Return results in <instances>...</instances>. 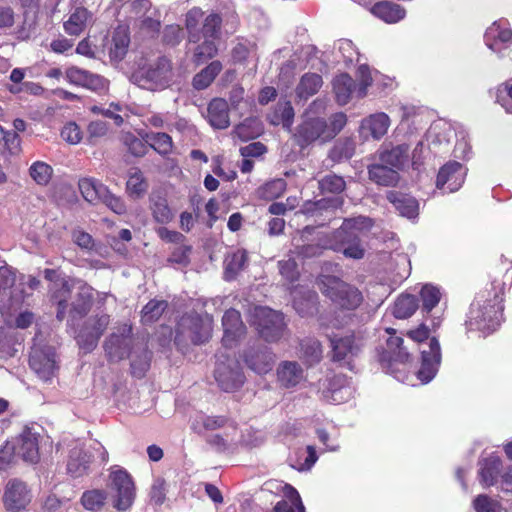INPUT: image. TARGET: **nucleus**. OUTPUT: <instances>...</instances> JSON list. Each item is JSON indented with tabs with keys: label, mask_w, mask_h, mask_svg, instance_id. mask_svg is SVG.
<instances>
[{
	"label": "nucleus",
	"mask_w": 512,
	"mask_h": 512,
	"mask_svg": "<svg viewBox=\"0 0 512 512\" xmlns=\"http://www.w3.org/2000/svg\"><path fill=\"white\" fill-rule=\"evenodd\" d=\"M106 495L100 490L87 491L82 495L81 502L85 509L96 512L105 503Z\"/></svg>",
	"instance_id": "nucleus-57"
},
{
	"label": "nucleus",
	"mask_w": 512,
	"mask_h": 512,
	"mask_svg": "<svg viewBox=\"0 0 512 512\" xmlns=\"http://www.w3.org/2000/svg\"><path fill=\"white\" fill-rule=\"evenodd\" d=\"M78 295V302H74L72 304L73 307L71 310V314L73 319L76 318L77 316H83L89 310L91 302V288L86 286L81 287Z\"/></svg>",
	"instance_id": "nucleus-58"
},
{
	"label": "nucleus",
	"mask_w": 512,
	"mask_h": 512,
	"mask_svg": "<svg viewBox=\"0 0 512 512\" xmlns=\"http://www.w3.org/2000/svg\"><path fill=\"white\" fill-rule=\"evenodd\" d=\"M221 27V18L217 14L208 15L203 23L200 31V37L202 39H210L216 42L219 37Z\"/></svg>",
	"instance_id": "nucleus-55"
},
{
	"label": "nucleus",
	"mask_w": 512,
	"mask_h": 512,
	"mask_svg": "<svg viewBox=\"0 0 512 512\" xmlns=\"http://www.w3.org/2000/svg\"><path fill=\"white\" fill-rule=\"evenodd\" d=\"M222 70V64L219 61H213L202 69L193 78V86L197 90L207 88Z\"/></svg>",
	"instance_id": "nucleus-42"
},
{
	"label": "nucleus",
	"mask_w": 512,
	"mask_h": 512,
	"mask_svg": "<svg viewBox=\"0 0 512 512\" xmlns=\"http://www.w3.org/2000/svg\"><path fill=\"white\" fill-rule=\"evenodd\" d=\"M293 294H294V296H293L294 297V300H293L294 307H295L296 311L301 316H306V315L312 313L313 310H316V306H315L316 299H317L316 293L309 292L305 299L306 303H304L302 298H298L296 296V291H294Z\"/></svg>",
	"instance_id": "nucleus-59"
},
{
	"label": "nucleus",
	"mask_w": 512,
	"mask_h": 512,
	"mask_svg": "<svg viewBox=\"0 0 512 512\" xmlns=\"http://www.w3.org/2000/svg\"><path fill=\"white\" fill-rule=\"evenodd\" d=\"M150 209L154 220L159 224H167L173 218V213L168 206L166 198L160 194H151Z\"/></svg>",
	"instance_id": "nucleus-35"
},
{
	"label": "nucleus",
	"mask_w": 512,
	"mask_h": 512,
	"mask_svg": "<svg viewBox=\"0 0 512 512\" xmlns=\"http://www.w3.org/2000/svg\"><path fill=\"white\" fill-rule=\"evenodd\" d=\"M33 499L29 485L18 478H12L5 484L2 501L9 512H21L27 509Z\"/></svg>",
	"instance_id": "nucleus-8"
},
{
	"label": "nucleus",
	"mask_w": 512,
	"mask_h": 512,
	"mask_svg": "<svg viewBox=\"0 0 512 512\" xmlns=\"http://www.w3.org/2000/svg\"><path fill=\"white\" fill-rule=\"evenodd\" d=\"M167 302L164 300H151L142 309L141 320L144 324H150L160 318L165 309Z\"/></svg>",
	"instance_id": "nucleus-52"
},
{
	"label": "nucleus",
	"mask_w": 512,
	"mask_h": 512,
	"mask_svg": "<svg viewBox=\"0 0 512 512\" xmlns=\"http://www.w3.org/2000/svg\"><path fill=\"white\" fill-rule=\"evenodd\" d=\"M39 284L40 281L35 277H21L19 284L13 287L10 295V301L12 305L15 306V310H17L21 304L28 302L31 294L26 291V288H28L30 291H33L37 289Z\"/></svg>",
	"instance_id": "nucleus-30"
},
{
	"label": "nucleus",
	"mask_w": 512,
	"mask_h": 512,
	"mask_svg": "<svg viewBox=\"0 0 512 512\" xmlns=\"http://www.w3.org/2000/svg\"><path fill=\"white\" fill-rule=\"evenodd\" d=\"M39 434L29 427H25L17 438L15 452L25 462L37 463L39 460L38 447Z\"/></svg>",
	"instance_id": "nucleus-20"
},
{
	"label": "nucleus",
	"mask_w": 512,
	"mask_h": 512,
	"mask_svg": "<svg viewBox=\"0 0 512 512\" xmlns=\"http://www.w3.org/2000/svg\"><path fill=\"white\" fill-rule=\"evenodd\" d=\"M337 269L338 265L322 263V294L330 301V309L326 315L328 324L334 328H342L352 322L354 312L361 306L364 298L357 287L338 276L324 274Z\"/></svg>",
	"instance_id": "nucleus-1"
},
{
	"label": "nucleus",
	"mask_w": 512,
	"mask_h": 512,
	"mask_svg": "<svg viewBox=\"0 0 512 512\" xmlns=\"http://www.w3.org/2000/svg\"><path fill=\"white\" fill-rule=\"evenodd\" d=\"M355 153V142L352 139L346 138L337 141L329 153L332 161H340L342 159H349Z\"/></svg>",
	"instance_id": "nucleus-53"
},
{
	"label": "nucleus",
	"mask_w": 512,
	"mask_h": 512,
	"mask_svg": "<svg viewBox=\"0 0 512 512\" xmlns=\"http://www.w3.org/2000/svg\"><path fill=\"white\" fill-rule=\"evenodd\" d=\"M23 304L15 310V306L12 305L10 298L7 303H3L1 306V313L6 317V322L11 326L18 329H26L34 323V314L29 310H22Z\"/></svg>",
	"instance_id": "nucleus-24"
},
{
	"label": "nucleus",
	"mask_w": 512,
	"mask_h": 512,
	"mask_svg": "<svg viewBox=\"0 0 512 512\" xmlns=\"http://www.w3.org/2000/svg\"><path fill=\"white\" fill-rule=\"evenodd\" d=\"M109 324V316L90 317L77 334V343L85 352L92 351Z\"/></svg>",
	"instance_id": "nucleus-10"
},
{
	"label": "nucleus",
	"mask_w": 512,
	"mask_h": 512,
	"mask_svg": "<svg viewBox=\"0 0 512 512\" xmlns=\"http://www.w3.org/2000/svg\"><path fill=\"white\" fill-rule=\"evenodd\" d=\"M411 359L407 347L403 346V339L397 336H391L386 341V346L379 352V361L388 367L393 363L405 364Z\"/></svg>",
	"instance_id": "nucleus-22"
},
{
	"label": "nucleus",
	"mask_w": 512,
	"mask_h": 512,
	"mask_svg": "<svg viewBox=\"0 0 512 512\" xmlns=\"http://www.w3.org/2000/svg\"><path fill=\"white\" fill-rule=\"evenodd\" d=\"M257 46L255 42L241 39L232 49V58L234 62L244 63L250 57H256Z\"/></svg>",
	"instance_id": "nucleus-49"
},
{
	"label": "nucleus",
	"mask_w": 512,
	"mask_h": 512,
	"mask_svg": "<svg viewBox=\"0 0 512 512\" xmlns=\"http://www.w3.org/2000/svg\"><path fill=\"white\" fill-rule=\"evenodd\" d=\"M224 419L222 417H213V416H206V415H199L197 418L193 421L192 427L197 432H202L201 427L199 424H202V427L207 430H214L219 427H221L224 423Z\"/></svg>",
	"instance_id": "nucleus-61"
},
{
	"label": "nucleus",
	"mask_w": 512,
	"mask_h": 512,
	"mask_svg": "<svg viewBox=\"0 0 512 512\" xmlns=\"http://www.w3.org/2000/svg\"><path fill=\"white\" fill-rule=\"evenodd\" d=\"M131 327L124 325L121 333H113L105 343V351L111 360H121L130 355Z\"/></svg>",
	"instance_id": "nucleus-21"
},
{
	"label": "nucleus",
	"mask_w": 512,
	"mask_h": 512,
	"mask_svg": "<svg viewBox=\"0 0 512 512\" xmlns=\"http://www.w3.org/2000/svg\"><path fill=\"white\" fill-rule=\"evenodd\" d=\"M345 189V181L337 175H327L322 179V210L340 207L343 203L341 193Z\"/></svg>",
	"instance_id": "nucleus-19"
},
{
	"label": "nucleus",
	"mask_w": 512,
	"mask_h": 512,
	"mask_svg": "<svg viewBox=\"0 0 512 512\" xmlns=\"http://www.w3.org/2000/svg\"><path fill=\"white\" fill-rule=\"evenodd\" d=\"M320 85V78L316 74H305L297 86V95L300 98H308L317 93Z\"/></svg>",
	"instance_id": "nucleus-56"
},
{
	"label": "nucleus",
	"mask_w": 512,
	"mask_h": 512,
	"mask_svg": "<svg viewBox=\"0 0 512 512\" xmlns=\"http://www.w3.org/2000/svg\"><path fill=\"white\" fill-rule=\"evenodd\" d=\"M203 19V12L200 8H192L186 14V29L189 34V42L197 43L201 40L200 31L198 29L199 24Z\"/></svg>",
	"instance_id": "nucleus-48"
},
{
	"label": "nucleus",
	"mask_w": 512,
	"mask_h": 512,
	"mask_svg": "<svg viewBox=\"0 0 512 512\" xmlns=\"http://www.w3.org/2000/svg\"><path fill=\"white\" fill-rule=\"evenodd\" d=\"M409 157V147L406 144L398 145L381 154V161L387 167L400 169L407 162Z\"/></svg>",
	"instance_id": "nucleus-37"
},
{
	"label": "nucleus",
	"mask_w": 512,
	"mask_h": 512,
	"mask_svg": "<svg viewBox=\"0 0 512 512\" xmlns=\"http://www.w3.org/2000/svg\"><path fill=\"white\" fill-rule=\"evenodd\" d=\"M247 366L257 374H266L272 370L274 356L268 349H251L244 357Z\"/></svg>",
	"instance_id": "nucleus-25"
},
{
	"label": "nucleus",
	"mask_w": 512,
	"mask_h": 512,
	"mask_svg": "<svg viewBox=\"0 0 512 512\" xmlns=\"http://www.w3.org/2000/svg\"><path fill=\"white\" fill-rule=\"evenodd\" d=\"M216 358L214 377L219 387L226 392L239 389L245 381L239 361L228 352H220Z\"/></svg>",
	"instance_id": "nucleus-5"
},
{
	"label": "nucleus",
	"mask_w": 512,
	"mask_h": 512,
	"mask_svg": "<svg viewBox=\"0 0 512 512\" xmlns=\"http://www.w3.org/2000/svg\"><path fill=\"white\" fill-rule=\"evenodd\" d=\"M212 322V317L208 314L204 316L198 314L185 315L178 323L177 333L190 338L195 344H201L210 338Z\"/></svg>",
	"instance_id": "nucleus-7"
},
{
	"label": "nucleus",
	"mask_w": 512,
	"mask_h": 512,
	"mask_svg": "<svg viewBox=\"0 0 512 512\" xmlns=\"http://www.w3.org/2000/svg\"><path fill=\"white\" fill-rule=\"evenodd\" d=\"M65 75L71 84L82 86L95 92H103L108 88V81L104 77L75 66L68 68Z\"/></svg>",
	"instance_id": "nucleus-17"
},
{
	"label": "nucleus",
	"mask_w": 512,
	"mask_h": 512,
	"mask_svg": "<svg viewBox=\"0 0 512 512\" xmlns=\"http://www.w3.org/2000/svg\"><path fill=\"white\" fill-rule=\"evenodd\" d=\"M79 190L83 198L89 203H100L107 195L108 188L94 178H83L79 181Z\"/></svg>",
	"instance_id": "nucleus-31"
},
{
	"label": "nucleus",
	"mask_w": 512,
	"mask_h": 512,
	"mask_svg": "<svg viewBox=\"0 0 512 512\" xmlns=\"http://www.w3.org/2000/svg\"><path fill=\"white\" fill-rule=\"evenodd\" d=\"M129 43L130 38L127 28L120 26L115 29L109 50L111 59L115 61L122 60L127 53Z\"/></svg>",
	"instance_id": "nucleus-34"
},
{
	"label": "nucleus",
	"mask_w": 512,
	"mask_h": 512,
	"mask_svg": "<svg viewBox=\"0 0 512 512\" xmlns=\"http://www.w3.org/2000/svg\"><path fill=\"white\" fill-rule=\"evenodd\" d=\"M265 489L271 492H282L285 498L275 505L274 512H304L300 496L297 490L291 485L281 481L271 480L265 483Z\"/></svg>",
	"instance_id": "nucleus-12"
},
{
	"label": "nucleus",
	"mask_w": 512,
	"mask_h": 512,
	"mask_svg": "<svg viewBox=\"0 0 512 512\" xmlns=\"http://www.w3.org/2000/svg\"><path fill=\"white\" fill-rule=\"evenodd\" d=\"M247 261V255L244 250H238L225 259L224 277L231 281L236 278L238 273L243 270Z\"/></svg>",
	"instance_id": "nucleus-43"
},
{
	"label": "nucleus",
	"mask_w": 512,
	"mask_h": 512,
	"mask_svg": "<svg viewBox=\"0 0 512 512\" xmlns=\"http://www.w3.org/2000/svg\"><path fill=\"white\" fill-rule=\"evenodd\" d=\"M347 115L336 112L322 122V140L333 139L346 125Z\"/></svg>",
	"instance_id": "nucleus-40"
},
{
	"label": "nucleus",
	"mask_w": 512,
	"mask_h": 512,
	"mask_svg": "<svg viewBox=\"0 0 512 512\" xmlns=\"http://www.w3.org/2000/svg\"><path fill=\"white\" fill-rule=\"evenodd\" d=\"M318 456L314 446L308 445L296 452L295 459L291 458V466L298 471L309 470L317 461Z\"/></svg>",
	"instance_id": "nucleus-44"
},
{
	"label": "nucleus",
	"mask_w": 512,
	"mask_h": 512,
	"mask_svg": "<svg viewBox=\"0 0 512 512\" xmlns=\"http://www.w3.org/2000/svg\"><path fill=\"white\" fill-rule=\"evenodd\" d=\"M295 259L289 257L287 260H281L278 262L279 272L284 279L288 282L293 283L299 277V271Z\"/></svg>",
	"instance_id": "nucleus-60"
},
{
	"label": "nucleus",
	"mask_w": 512,
	"mask_h": 512,
	"mask_svg": "<svg viewBox=\"0 0 512 512\" xmlns=\"http://www.w3.org/2000/svg\"><path fill=\"white\" fill-rule=\"evenodd\" d=\"M369 177L376 183L384 186H391L398 181L397 172L385 164H375L369 168Z\"/></svg>",
	"instance_id": "nucleus-41"
},
{
	"label": "nucleus",
	"mask_w": 512,
	"mask_h": 512,
	"mask_svg": "<svg viewBox=\"0 0 512 512\" xmlns=\"http://www.w3.org/2000/svg\"><path fill=\"white\" fill-rule=\"evenodd\" d=\"M466 176V169L459 162H448L441 167L437 175L436 187L447 193L457 191Z\"/></svg>",
	"instance_id": "nucleus-13"
},
{
	"label": "nucleus",
	"mask_w": 512,
	"mask_h": 512,
	"mask_svg": "<svg viewBox=\"0 0 512 512\" xmlns=\"http://www.w3.org/2000/svg\"><path fill=\"white\" fill-rule=\"evenodd\" d=\"M143 139L159 154L166 155L172 150V139L166 133H146Z\"/></svg>",
	"instance_id": "nucleus-47"
},
{
	"label": "nucleus",
	"mask_w": 512,
	"mask_h": 512,
	"mask_svg": "<svg viewBox=\"0 0 512 512\" xmlns=\"http://www.w3.org/2000/svg\"><path fill=\"white\" fill-rule=\"evenodd\" d=\"M224 335L222 344L225 349L236 346L239 339L245 334V326L240 313L235 309L227 310L222 318Z\"/></svg>",
	"instance_id": "nucleus-16"
},
{
	"label": "nucleus",
	"mask_w": 512,
	"mask_h": 512,
	"mask_svg": "<svg viewBox=\"0 0 512 512\" xmlns=\"http://www.w3.org/2000/svg\"><path fill=\"white\" fill-rule=\"evenodd\" d=\"M497 102L512 113V80L501 84L497 89Z\"/></svg>",
	"instance_id": "nucleus-63"
},
{
	"label": "nucleus",
	"mask_w": 512,
	"mask_h": 512,
	"mask_svg": "<svg viewBox=\"0 0 512 512\" xmlns=\"http://www.w3.org/2000/svg\"><path fill=\"white\" fill-rule=\"evenodd\" d=\"M418 298L412 294L400 295L393 306V315L398 319L411 317L419 307Z\"/></svg>",
	"instance_id": "nucleus-36"
},
{
	"label": "nucleus",
	"mask_w": 512,
	"mask_h": 512,
	"mask_svg": "<svg viewBox=\"0 0 512 512\" xmlns=\"http://www.w3.org/2000/svg\"><path fill=\"white\" fill-rule=\"evenodd\" d=\"M53 169L43 161L34 162L29 168L30 177L38 185H47L52 177Z\"/></svg>",
	"instance_id": "nucleus-54"
},
{
	"label": "nucleus",
	"mask_w": 512,
	"mask_h": 512,
	"mask_svg": "<svg viewBox=\"0 0 512 512\" xmlns=\"http://www.w3.org/2000/svg\"><path fill=\"white\" fill-rule=\"evenodd\" d=\"M89 17L90 14L85 8H77L64 23L65 31L69 35H79L86 27Z\"/></svg>",
	"instance_id": "nucleus-45"
},
{
	"label": "nucleus",
	"mask_w": 512,
	"mask_h": 512,
	"mask_svg": "<svg viewBox=\"0 0 512 512\" xmlns=\"http://www.w3.org/2000/svg\"><path fill=\"white\" fill-rule=\"evenodd\" d=\"M428 348L421 351L422 362L417 372L418 379L422 383H428L435 377L441 361L440 344L435 337L430 339Z\"/></svg>",
	"instance_id": "nucleus-15"
},
{
	"label": "nucleus",
	"mask_w": 512,
	"mask_h": 512,
	"mask_svg": "<svg viewBox=\"0 0 512 512\" xmlns=\"http://www.w3.org/2000/svg\"><path fill=\"white\" fill-rule=\"evenodd\" d=\"M371 13L387 23H396L405 17L406 11L399 4L382 1L371 8Z\"/></svg>",
	"instance_id": "nucleus-29"
},
{
	"label": "nucleus",
	"mask_w": 512,
	"mask_h": 512,
	"mask_svg": "<svg viewBox=\"0 0 512 512\" xmlns=\"http://www.w3.org/2000/svg\"><path fill=\"white\" fill-rule=\"evenodd\" d=\"M267 118L274 126L281 124L285 129H290L293 123L294 109L289 101H280Z\"/></svg>",
	"instance_id": "nucleus-32"
},
{
	"label": "nucleus",
	"mask_w": 512,
	"mask_h": 512,
	"mask_svg": "<svg viewBox=\"0 0 512 512\" xmlns=\"http://www.w3.org/2000/svg\"><path fill=\"white\" fill-rule=\"evenodd\" d=\"M420 299L422 301V311L429 313L438 305L441 293L437 287L426 284L420 290Z\"/></svg>",
	"instance_id": "nucleus-51"
},
{
	"label": "nucleus",
	"mask_w": 512,
	"mask_h": 512,
	"mask_svg": "<svg viewBox=\"0 0 512 512\" xmlns=\"http://www.w3.org/2000/svg\"><path fill=\"white\" fill-rule=\"evenodd\" d=\"M330 351L328 357L331 361L341 363L349 360L358 353V346L355 344V336L353 333L345 336L333 335L329 336Z\"/></svg>",
	"instance_id": "nucleus-18"
},
{
	"label": "nucleus",
	"mask_w": 512,
	"mask_h": 512,
	"mask_svg": "<svg viewBox=\"0 0 512 512\" xmlns=\"http://www.w3.org/2000/svg\"><path fill=\"white\" fill-rule=\"evenodd\" d=\"M388 199L394 205L395 209L401 216L408 220H414L419 214L418 201L408 195L397 194L394 192L389 193Z\"/></svg>",
	"instance_id": "nucleus-28"
},
{
	"label": "nucleus",
	"mask_w": 512,
	"mask_h": 512,
	"mask_svg": "<svg viewBox=\"0 0 512 512\" xmlns=\"http://www.w3.org/2000/svg\"><path fill=\"white\" fill-rule=\"evenodd\" d=\"M357 82L347 73H342L333 78L332 93L338 105L348 104L353 97L362 99L366 97L368 88L373 83L370 68L361 64L357 69Z\"/></svg>",
	"instance_id": "nucleus-2"
},
{
	"label": "nucleus",
	"mask_w": 512,
	"mask_h": 512,
	"mask_svg": "<svg viewBox=\"0 0 512 512\" xmlns=\"http://www.w3.org/2000/svg\"><path fill=\"white\" fill-rule=\"evenodd\" d=\"M390 125L391 120L386 113H373L361 120L359 134L364 140L372 138L378 141L387 134Z\"/></svg>",
	"instance_id": "nucleus-14"
},
{
	"label": "nucleus",
	"mask_w": 512,
	"mask_h": 512,
	"mask_svg": "<svg viewBox=\"0 0 512 512\" xmlns=\"http://www.w3.org/2000/svg\"><path fill=\"white\" fill-rule=\"evenodd\" d=\"M279 381L286 387L295 386L303 378V370L296 362H284L277 371Z\"/></svg>",
	"instance_id": "nucleus-38"
},
{
	"label": "nucleus",
	"mask_w": 512,
	"mask_h": 512,
	"mask_svg": "<svg viewBox=\"0 0 512 512\" xmlns=\"http://www.w3.org/2000/svg\"><path fill=\"white\" fill-rule=\"evenodd\" d=\"M15 454V445L8 441L0 447V471H5L12 465Z\"/></svg>",
	"instance_id": "nucleus-64"
},
{
	"label": "nucleus",
	"mask_w": 512,
	"mask_h": 512,
	"mask_svg": "<svg viewBox=\"0 0 512 512\" xmlns=\"http://www.w3.org/2000/svg\"><path fill=\"white\" fill-rule=\"evenodd\" d=\"M30 367L44 382L50 381L56 371L55 352L52 348L41 349L33 346L30 354Z\"/></svg>",
	"instance_id": "nucleus-11"
},
{
	"label": "nucleus",
	"mask_w": 512,
	"mask_h": 512,
	"mask_svg": "<svg viewBox=\"0 0 512 512\" xmlns=\"http://www.w3.org/2000/svg\"><path fill=\"white\" fill-rule=\"evenodd\" d=\"M93 458L94 455L84 451L83 448H73L70 451L69 459L67 462L68 473L74 477L82 476L86 473Z\"/></svg>",
	"instance_id": "nucleus-27"
},
{
	"label": "nucleus",
	"mask_w": 512,
	"mask_h": 512,
	"mask_svg": "<svg viewBox=\"0 0 512 512\" xmlns=\"http://www.w3.org/2000/svg\"><path fill=\"white\" fill-rule=\"evenodd\" d=\"M172 65L167 58H159L156 62L140 68L133 78L141 88L150 91H161L169 87L173 81Z\"/></svg>",
	"instance_id": "nucleus-3"
},
{
	"label": "nucleus",
	"mask_w": 512,
	"mask_h": 512,
	"mask_svg": "<svg viewBox=\"0 0 512 512\" xmlns=\"http://www.w3.org/2000/svg\"><path fill=\"white\" fill-rule=\"evenodd\" d=\"M299 134L307 142L320 137V104L316 100L304 112Z\"/></svg>",
	"instance_id": "nucleus-23"
},
{
	"label": "nucleus",
	"mask_w": 512,
	"mask_h": 512,
	"mask_svg": "<svg viewBox=\"0 0 512 512\" xmlns=\"http://www.w3.org/2000/svg\"><path fill=\"white\" fill-rule=\"evenodd\" d=\"M286 181L282 178L273 179L260 186L256 194L264 200H273L280 197L286 190Z\"/></svg>",
	"instance_id": "nucleus-46"
},
{
	"label": "nucleus",
	"mask_w": 512,
	"mask_h": 512,
	"mask_svg": "<svg viewBox=\"0 0 512 512\" xmlns=\"http://www.w3.org/2000/svg\"><path fill=\"white\" fill-rule=\"evenodd\" d=\"M148 190V183L143 173L138 169H131L126 183V191L133 199L142 198Z\"/></svg>",
	"instance_id": "nucleus-39"
},
{
	"label": "nucleus",
	"mask_w": 512,
	"mask_h": 512,
	"mask_svg": "<svg viewBox=\"0 0 512 512\" xmlns=\"http://www.w3.org/2000/svg\"><path fill=\"white\" fill-rule=\"evenodd\" d=\"M353 226L343 227L340 226L334 232V243L329 245H322V249H331L334 251L342 252L347 258L362 259L365 255V248L363 247L359 237L352 231Z\"/></svg>",
	"instance_id": "nucleus-9"
},
{
	"label": "nucleus",
	"mask_w": 512,
	"mask_h": 512,
	"mask_svg": "<svg viewBox=\"0 0 512 512\" xmlns=\"http://www.w3.org/2000/svg\"><path fill=\"white\" fill-rule=\"evenodd\" d=\"M252 324L266 341H277L284 330L283 315L268 307H255L252 313Z\"/></svg>",
	"instance_id": "nucleus-6"
},
{
	"label": "nucleus",
	"mask_w": 512,
	"mask_h": 512,
	"mask_svg": "<svg viewBox=\"0 0 512 512\" xmlns=\"http://www.w3.org/2000/svg\"><path fill=\"white\" fill-rule=\"evenodd\" d=\"M207 120L216 129H225L230 124L229 108L226 100L215 98L207 108Z\"/></svg>",
	"instance_id": "nucleus-26"
},
{
	"label": "nucleus",
	"mask_w": 512,
	"mask_h": 512,
	"mask_svg": "<svg viewBox=\"0 0 512 512\" xmlns=\"http://www.w3.org/2000/svg\"><path fill=\"white\" fill-rule=\"evenodd\" d=\"M108 495L113 507L119 511L128 510L135 499V486L130 475L123 469L111 471Z\"/></svg>",
	"instance_id": "nucleus-4"
},
{
	"label": "nucleus",
	"mask_w": 512,
	"mask_h": 512,
	"mask_svg": "<svg viewBox=\"0 0 512 512\" xmlns=\"http://www.w3.org/2000/svg\"><path fill=\"white\" fill-rule=\"evenodd\" d=\"M502 461L497 456H490L483 460L479 471L480 481L485 487L493 486L500 474Z\"/></svg>",
	"instance_id": "nucleus-33"
},
{
	"label": "nucleus",
	"mask_w": 512,
	"mask_h": 512,
	"mask_svg": "<svg viewBox=\"0 0 512 512\" xmlns=\"http://www.w3.org/2000/svg\"><path fill=\"white\" fill-rule=\"evenodd\" d=\"M473 507L476 512H499L501 505L489 496L481 494L474 499Z\"/></svg>",
	"instance_id": "nucleus-62"
},
{
	"label": "nucleus",
	"mask_w": 512,
	"mask_h": 512,
	"mask_svg": "<svg viewBox=\"0 0 512 512\" xmlns=\"http://www.w3.org/2000/svg\"><path fill=\"white\" fill-rule=\"evenodd\" d=\"M218 52L216 42L208 38L203 39L193 50V61L196 64H202L213 58Z\"/></svg>",
	"instance_id": "nucleus-50"
}]
</instances>
